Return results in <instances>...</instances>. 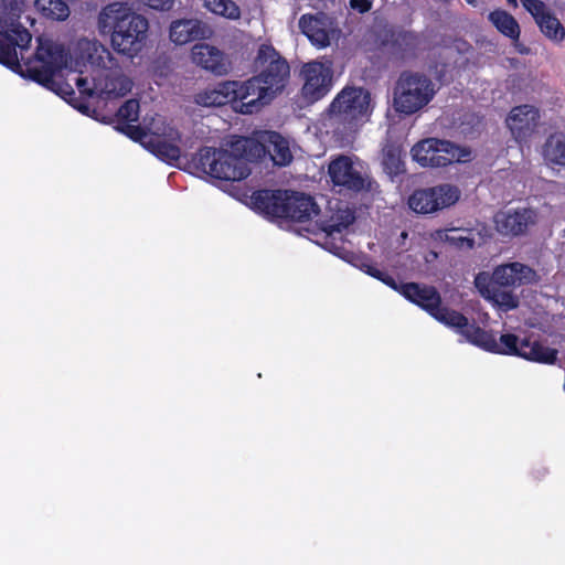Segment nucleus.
<instances>
[{"instance_id":"nucleus-26","label":"nucleus","mask_w":565,"mask_h":565,"mask_svg":"<svg viewBox=\"0 0 565 565\" xmlns=\"http://www.w3.org/2000/svg\"><path fill=\"white\" fill-rule=\"evenodd\" d=\"M34 6L49 19L65 20L70 15V8L63 0H36Z\"/></svg>"},{"instance_id":"nucleus-22","label":"nucleus","mask_w":565,"mask_h":565,"mask_svg":"<svg viewBox=\"0 0 565 565\" xmlns=\"http://www.w3.org/2000/svg\"><path fill=\"white\" fill-rule=\"evenodd\" d=\"M435 241L448 242L459 249H471L483 242L481 233L477 230L449 228L434 232Z\"/></svg>"},{"instance_id":"nucleus-34","label":"nucleus","mask_w":565,"mask_h":565,"mask_svg":"<svg viewBox=\"0 0 565 565\" xmlns=\"http://www.w3.org/2000/svg\"><path fill=\"white\" fill-rule=\"evenodd\" d=\"M374 0H351V4L360 12H366L371 9Z\"/></svg>"},{"instance_id":"nucleus-21","label":"nucleus","mask_w":565,"mask_h":565,"mask_svg":"<svg viewBox=\"0 0 565 565\" xmlns=\"http://www.w3.org/2000/svg\"><path fill=\"white\" fill-rule=\"evenodd\" d=\"M236 81L221 82L209 86L194 96V102L203 107L223 106L235 102Z\"/></svg>"},{"instance_id":"nucleus-30","label":"nucleus","mask_w":565,"mask_h":565,"mask_svg":"<svg viewBox=\"0 0 565 565\" xmlns=\"http://www.w3.org/2000/svg\"><path fill=\"white\" fill-rule=\"evenodd\" d=\"M354 220V216L350 210H340L337 214V218L329 223H319L316 221V225L327 235L333 236L340 234L343 228H347Z\"/></svg>"},{"instance_id":"nucleus-14","label":"nucleus","mask_w":565,"mask_h":565,"mask_svg":"<svg viewBox=\"0 0 565 565\" xmlns=\"http://www.w3.org/2000/svg\"><path fill=\"white\" fill-rule=\"evenodd\" d=\"M329 175L334 185L360 191L365 186V171L358 160L341 156L329 164Z\"/></svg>"},{"instance_id":"nucleus-25","label":"nucleus","mask_w":565,"mask_h":565,"mask_svg":"<svg viewBox=\"0 0 565 565\" xmlns=\"http://www.w3.org/2000/svg\"><path fill=\"white\" fill-rule=\"evenodd\" d=\"M203 7L211 13L227 20L237 21L242 11L233 0H202Z\"/></svg>"},{"instance_id":"nucleus-5","label":"nucleus","mask_w":565,"mask_h":565,"mask_svg":"<svg viewBox=\"0 0 565 565\" xmlns=\"http://www.w3.org/2000/svg\"><path fill=\"white\" fill-rule=\"evenodd\" d=\"M263 149L248 137H237L220 148L204 147L193 158L202 173L224 182H239L250 174L249 162L259 159Z\"/></svg>"},{"instance_id":"nucleus-7","label":"nucleus","mask_w":565,"mask_h":565,"mask_svg":"<svg viewBox=\"0 0 565 565\" xmlns=\"http://www.w3.org/2000/svg\"><path fill=\"white\" fill-rule=\"evenodd\" d=\"M98 28L103 33L111 32L110 41L115 51L134 57L146 44L149 23L127 2L116 1L100 11Z\"/></svg>"},{"instance_id":"nucleus-1","label":"nucleus","mask_w":565,"mask_h":565,"mask_svg":"<svg viewBox=\"0 0 565 565\" xmlns=\"http://www.w3.org/2000/svg\"><path fill=\"white\" fill-rule=\"evenodd\" d=\"M23 0H3L0 17V62L30 77L64 99L78 92L89 97L113 99L132 88V81L122 72L111 53L98 41L81 39L67 52L49 39H40L33 58L24 51L31 42L29 31L18 23L24 11Z\"/></svg>"},{"instance_id":"nucleus-24","label":"nucleus","mask_w":565,"mask_h":565,"mask_svg":"<svg viewBox=\"0 0 565 565\" xmlns=\"http://www.w3.org/2000/svg\"><path fill=\"white\" fill-rule=\"evenodd\" d=\"M492 25L503 35L518 40L520 36V26L516 20L503 10H494L488 15Z\"/></svg>"},{"instance_id":"nucleus-4","label":"nucleus","mask_w":565,"mask_h":565,"mask_svg":"<svg viewBox=\"0 0 565 565\" xmlns=\"http://www.w3.org/2000/svg\"><path fill=\"white\" fill-rule=\"evenodd\" d=\"M256 64L260 70L258 76L236 82L234 100L239 103L237 109L243 114H252L268 104L289 77V65L271 45L259 46Z\"/></svg>"},{"instance_id":"nucleus-29","label":"nucleus","mask_w":565,"mask_h":565,"mask_svg":"<svg viewBox=\"0 0 565 565\" xmlns=\"http://www.w3.org/2000/svg\"><path fill=\"white\" fill-rule=\"evenodd\" d=\"M545 158L552 163L565 166V134H557L545 145Z\"/></svg>"},{"instance_id":"nucleus-11","label":"nucleus","mask_w":565,"mask_h":565,"mask_svg":"<svg viewBox=\"0 0 565 565\" xmlns=\"http://www.w3.org/2000/svg\"><path fill=\"white\" fill-rule=\"evenodd\" d=\"M301 98L312 104L323 98L333 85V67L330 61H311L300 70Z\"/></svg>"},{"instance_id":"nucleus-6","label":"nucleus","mask_w":565,"mask_h":565,"mask_svg":"<svg viewBox=\"0 0 565 565\" xmlns=\"http://www.w3.org/2000/svg\"><path fill=\"white\" fill-rule=\"evenodd\" d=\"M230 194L260 213L299 223L312 222L320 213L318 203L305 193L280 190L252 191L243 186H233Z\"/></svg>"},{"instance_id":"nucleus-33","label":"nucleus","mask_w":565,"mask_h":565,"mask_svg":"<svg viewBox=\"0 0 565 565\" xmlns=\"http://www.w3.org/2000/svg\"><path fill=\"white\" fill-rule=\"evenodd\" d=\"M142 4L160 11H168L172 9L174 0H139Z\"/></svg>"},{"instance_id":"nucleus-13","label":"nucleus","mask_w":565,"mask_h":565,"mask_svg":"<svg viewBox=\"0 0 565 565\" xmlns=\"http://www.w3.org/2000/svg\"><path fill=\"white\" fill-rule=\"evenodd\" d=\"M190 61L196 67L216 76H224L232 68L230 56L218 46L207 42H199L191 47Z\"/></svg>"},{"instance_id":"nucleus-10","label":"nucleus","mask_w":565,"mask_h":565,"mask_svg":"<svg viewBox=\"0 0 565 565\" xmlns=\"http://www.w3.org/2000/svg\"><path fill=\"white\" fill-rule=\"evenodd\" d=\"M372 110L373 103L370 92L355 86L344 87L330 105L332 115L349 122L366 120Z\"/></svg>"},{"instance_id":"nucleus-31","label":"nucleus","mask_w":565,"mask_h":565,"mask_svg":"<svg viewBox=\"0 0 565 565\" xmlns=\"http://www.w3.org/2000/svg\"><path fill=\"white\" fill-rule=\"evenodd\" d=\"M488 300L504 311L513 310L519 306V298L514 292L497 288Z\"/></svg>"},{"instance_id":"nucleus-32","label":"nucleus","mask_w":565,"mask_h":565,"mask_svg":"<svg viewBox=\"0 0 565 565\" xmlns=\"http://www.w3.org/2000/svg\"><path fill=\"white\" fill-rule=\"evenodd\" d=\"M491 279L488 273H479L475 278V286L479 294L484 298L489 299L495 288L491 285Z\"/></svg>"},{"instance_id":"nucleus-37","label":"nucleus","mask_w":565,"mask_h":565,"mask_svg":"<svg viewBox=\"0 0 565 565\" xmlns=\"http://www.w3.org/2000/svg\"><path fill=\"white\" fill-rule=\"evenodd\" d=\"M436 257H437L436 253H431V255H429V258H436Z\"/></svg>"},{"instance_id":"nucleus-38","label":"nucleus","mask_w":565,"mask_h":565,"mask_svg":"<svg viewBox=\"0 0 565 565\" xmlns=\"http://www.w3.org/2000/svg\"><path fill=\"white\" fill-rule=\"evenodd\" d=\"M467 2L472 3V2H473V0H467Z\"/></svg>"},{"instance_id":"nucleus-19","label":"nucleus","mask_w":565,"mask_h":565,"mask_svg":"<svg viewBox=\"0 0 565 565\" xmlns=\"http://www.w3.org/2000/svg\"><path fill=\"white\" fill-rule=\"evenodd\" d=\"M212 30L199 19H179L171 22L169 38L177 45H184L195 39H209Z\"/></svg>"},{"instance_id":"nucleus-12","label":"nucleus","mask_w":565,"mask_h":565,"mask_svg":"<svg viewBox=\"0 0 565 565\" xmlns=\"http://www.w3.org/2000/svg\"><path fill=\"white\" fill-rule=\"evenodd\" d=\"M495 231L505 237H516L527 233L537 223V212L533 209H508L494 215Z\"/></svg>"},{"instance_id":"nucleus-15","label":"nucleus","mask_w":565,"mask_h":565,"mask_svg":"<svg viewBox=\"0 0 565 565\" xmlns=\"http://www.w3.org/2000/svg\"><path fill=\"white\" fill-rule=\"evenodd\" d=\"M522 7L534 18L542 33L553 42L565 39V28L540 0H522Z\"/></svg>"},{"instance_id":"nucleus-8","label":"nucleus","mask_w":565,"mask_h":565,"mask_svg":"<svg viewBox=\"0 0 565 565\" xmlns=\"http://www.w3.org/2000/svg\"><path fill=\"white\" fill-rule=\"evenodd\" d=\"M414 161L422 167H445L451 163H465L472 160V150L449 140L427 138L411 149Z\"/></svg>"},{"instance_id":"nucleus-39","label":"nucleus","mask_w":565,"mask_h":565,"mask_svg":"<svg viewBox=\"0 0 565 565\" xmlns=\"http://www.w3.org/2000/svg\"><path fill=\"white\" fill-rule=\"evenodd\" d=\"M467 2L472 3V2H473V0H467Z\"/></svg>"},{"instance_id":"nucleus-17","label":"nucleus","mask_w":565,"mask_h":565,"mask_svg":"<svg viewBox=\"0 0 565 565\" xmlns=\"http://www.w3.org/2000/svg\"><path fill=\"white\" fill-rule=\"evenodd\" d=\"M299 28L309 41L318 47L330 45L335 36L332 20L322 13L316 15L303 14L299 20Z\"/></svg>"},{"instance_id":"nucleus-36","label":"nucleus","mask_w":565,"mask_h":565,"mask_svg":"<svg viewBox=\"0 0 565 565\" xmlns=\"http://www.w3.org/2000/svg\"><path fill=\"white\" fill-rule=\"evenodd\" d=\"M436 257H437L436 253H431V255H429V258H436Z\"/></svg>"},{"instance_id":"nucleus-28","label":"nucleus","mask_w":565,"mask_h":565,"mask_svg":"<svg viewBox=\"0 0 565 565\" xmlns=\"http://www.w3.org/2000/svg\"><path fill=\"white\" fill-rule=\"evenodd\" d=\"M383 169L390 177H395L405 171L401 157V149L397 146H387L383 150Z\"/></svg>"},{"instance_id":"nucleus-35","label":"nucleus","mask_w":565,"mask_h":565,"mask_svg":"<svg viewBox=\"0 0 565 565\" xmlns=\"http://www.w3.org/2000/svg\"><path fill=\"white\" fill-rule=\"evenodd\" d=\"M510 4L518 6L519 3L522 6V0H508Z\"/></svg>"},{"instance_id":"nucleus-9","label":"nucleus","mask_w":565,"mask_h":565,"mask_svg":"<svg viewBox=\"0 0 565 565\" xmlns=\"http://www.w3.org/2000/svg\"><path fill=\"white\" fill-rule=\"evenodd\" d=\"M434 95V84L427 76L404 73L396 83L393 106L397 113L412 115L424 108Z\"/></svg>"},{"instance_id":"nucleus-27","label":"nucleus","mask_w":565,"mask_h":565,"mask_svg":"<svg viewBox=\"0 0 565 565\" xmlns=\"http://www.w3.org/2000/svg\"><path fill=\"white\" fill-rule=\"evenodd\" d=\"M433 198L430 188L417 190L409 196L408 205L418 214L436 213Z\"/></svg>"},{"instance_id":"nucleus-18","label":"nucleus","mask_w":565,"mask_h":565,"mask_svg":"<svg viewBox=\"0 0 565 565\" xmlns=\"http://www.w3.org/2000/svg\"><path fill=\"white\" fill-rule=\"evenodd\" d=\"M539 118V111L535 107L522 105L511 109L505 122L514 139L523 141L533 135Z\"/></svg>"},{"instance_id":"nucleus-23","label":"nucleus","mask_w":565,"mask_h":565,"mask_svg":"<svg viewBox=\"0 0 565 565\" xmlns=\"http://www.w3.org/2000/svg\"><path fill=\"white\" fill-rule=\"evenodd\" d=\"M433 200L436 212L449 209L455 205L461 198L460 189L450 183H443L431 186Z\"/></svg>"},{"instance_id":"nucleus-3","label":"nucleus","mask_w":565,"mask_h":565,"mask_svg":"<svg viewBox=\"0 0 565 565\" xmlns=\"http://www.w3.org/2000/svg\"><path fill=\"white\" fill-rule=\"evenodd\" d=\"M138 117L139 103L127 100L117 113L119 129L160 159L175 161L190 147L171 119L154 115L146 118L142 127L131 125Z\"/></svg>"},{"instance_id":"nucleus-2","label":"nucleus","mask_w":565,"mask_h":565,"mask_svg":"<svg viewBox=\"0 0 565 565\" xmlns=\"http://www.w3.org/2000/svg\"><path fill=\"white\" fill-rule=\"evenodd\" d=\"M365 271L425 309L437 321L465 335L467 341L486 351L514 355L536 363L553 364L556 360L557 351L555 349L545 347L531 337H520L507 332L502 333L497 340L480 328L469 326L467 318L461 313L439 307L440 297L433 287L419 286L414 282L397 285L392 278L385 277L379 269L369 265L365 266Z\"/></svg>"},{"instance_id":"nucleus-16","label":"nucleus","mask_w":565,"mask_h":565,"mask_svg":"<svg viewBox=\"0 0 565 565\" xmlns=\"http://www.w3.org/2000/svg\"><path fill=\"white\" fill-rule=\"evenodd\" d=\"M255 141L263 150L259 159L268 153L276 166H287L292 160L289 141L274 131H259L248 137Z\"/></svg>"},{"instance_id":"nucleus-20","label":"nucleus","mask_w":565,"mask_h":565,"mask_svg":"<svg viewBox=\"0 0 565 565\" xmlns=\"http://www.w3.org/2000/svg\"><path fill=\"white\" fill-rule=\"evenodd\" d=\"M492 280L499 286H520L536 281L537 275L531 267L515 262L497 266Z\"/></svg>"}]
</instances>
